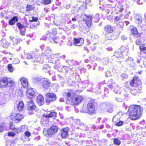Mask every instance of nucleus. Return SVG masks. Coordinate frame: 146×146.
Wrapping results in <instances>:
<instances>
[{
  "label": "nucleus",
  "instance_id": "f257e3e1",
  "mask_svg": "<svg viewBox=\"0 0 146 146\" xmlns=\"http://www.w3.org/2000/svg\"><path fill=\"white\" fill-rule=\"evenodd\" d=\"M39 50L38 49L35 48L32 52H31L27 54V58L31 59L32 62H40L41 60L44 57L49 56L51 52V49L48 47L45 48L44 52L42 53L41 54L38 53Z\"/></svg>",
  "mask_w": 146,
  "mask_h": 146
},
{
  "label": "nucleus",
  "instance_id": "f03ea898",
  "mask_svg": "<svg viewBox=\"0 0 146 146\" xmlns=\"http://www.w3.org/2000/svg\"><path fill=\"white\" fill-rule=\"evenodd\" d=\"M142 111V108L136 105L130 106L128 110L129 118L133 120L139 119L141 115Z\"/></svg>",
  "mask_w": 146,
  "mask_h": 146
},
{
  "label": "nucleus",
  "instance_id": "7ed1b4c3",
  "mask_svg": "<svg viewBox=\"0 0 146 146\" xmlns=\"http://www.w3.org/2000/svg\"><path fill=\"white\" fill-rule=\"evenodd\" d=\"M83 99V98L81 96L73 94L72 96V98L70 101L68 102V104L72 105H79L81 103Z\"/></svg>",
  "mask_w": 146,
  "mask_h": 146
},
{
  "label": "nucleus",
  "instance_id": "20e7f679",
  "mask_svg": "<svg viewBox=\"0 0 146 146\" xmlns=\"http://www.w3.org/2000/svg\"><path fill=\"white\" fill-rule=\"evenodd\" d=\"M58 130V128L55 126H53L49 129L47 131L44 129L43 131V134L46 136L47 135L51 136L54 135L56 133Z\"/></svg>",
  "mask_w": 146,
  "mask_h": 146
},
{
  "label": "nucleus",
  "instance_id": "39448f33",
  "mask_svg": "<svg viewBox=\"0 0 146 146\" xmlns=\"http://www.w3.org/2000/svg\"><path fill=\"white\" fill-rule=\"evenodd\" d=\"M130 85L134 87L138 88L141 87V83L139 78L135 76L130 82Z\"/></svg>",
  "mask_w": 146,
  "mask_h": 146
},
{
  "label": "nucleus",
  "instance_id": "423d86ee",
  "mask_svg": "<svg viewBox=\"0 0 146 146\" xmlns=\"http://www.w3.org/2000/svg\"><path fill=\"white\" fill-rule=\"evenodd\" d=\"M10 117L12 120L16 123H18L23 118V116L20 114L13 113L11 115Z\"/></svg>",
  "mask_w": 146,
  "mask_h": 146
},
{
  "label": "nucleus",
  "instance_id": "0eeeda50",
  "mask_svg": "<svg viewBox=\"0 0 146 146\" xmlns=\"http://www.w3.org/2000/svg\"><path fill=\"white\" fill-rule=\"evenodd\" d=\"M36 108L35 104L33 103V101L31 100L27 102V109L29 111V113L31 114L33 111H34Z\"/></svg>",
  "mask_w": 146,
  "mask_h": 146
},
{
  "label": "nucleus",
  "instance_id": "6e6552de",
  "mask_svg": "<svg viewBox=\"0 0 146 146\" xmlns=\"http://www.w3.org/2000/svg\"><path fill=\"white\" fill-rule=\"evenodd\" d=\"M56 99V95L53 93H47L46 95V101L47 103H50L55 101Z\"/></svg>",
  "mask_w": 146,
  "mask_h": 146
},
{
  "label": "nucleus",
  "instance_id": "1a4fd4ad",
  "mask_svg": "<svg viewBox=\"0 0 146 146\" xmlns=\"http://www.w3.org/2000/svg\"><path fill=\"white\" fill-rule=\"evenodd\" d=\"M81 17L83 18V20L86 21L88 27H90L91 26L92 19V16L89 15H82Z\"/></svg>",
  "mask_w": 146,
  "mask_h": 146
},
{
  "label": "nucleus",
  "instance_id": "9d476101",
  "mask_svg": "<svg viewBox=\"0 0 146 146\" xmlns=\"http://www.w3.org/2000/svg\"><path fill=\"white\" fill-rule=\"evenodd\" d=\"M74 94L73 93L72 91L70 90H66L64 91L63 95L67 97L66 103L68 104V101H70L72 98V95Z\"/></svg>",
  "mask_w": 146,
  "mask_h": 146
},
{
  "label": "nucleus",
  "instance_id": "9b49d317",
  "mask_svg": "<svg viewBox=\"0 0 146 146\" xmlns=\"http://www.w3.org/2000/svg\"><path fill=\"white\" fill-rule=\"evenodd\" d=\"M36 91L33 89H29L27 91L26 94L27 98L31 99L36 95Z\"/></svg>",
  "mask_w": 146,
  "mask_h": 146
},
{
  "label": "nucleus",
  "instance_id": "f8f14e48",
  "mask_svg": "<svg viewBox=\"0 0 146 146\" xmlns=\"http://www.w3.org/2000/svg\"><path fill=\"white\" fill-rule=\"evenodd\" d=\"M87 108L88 112L89 114H92L95 112V107L92 102H89L87 105Z\"/></svg>",
  "mask_w": 146,
  "mask_h": 146
},
{
  "label": "nucleus",
  "instance_id": "ddd939ff",
  "mask_svg": "<svg viewBox=\"0 0 146 146\" xmlns=\"http://www.w3.org/2000/svg\"><path fill=\"white\" fill-rule=\"evenodd\" d=\"M58 56V54H52L49 56L48 58L49 60H49L50 62H54L55 63H57L58 62L59 60V58Z\"/></svg>",
  "mask_w": 146,
  "mask_h": 146
},
{
  "label": "nucleus",
  "instance_id": "4468645a",
  "mask_svg": "<svg viewBox=\"0 0 146 146\" xmlns=\"http://www.w3.org/2000/svg\"><path fill=\"white\" fill-rule=\"evenodd\" d=\"M84 42V40L83 38H80L74 39V44L76 46H80L83 45Z\"/></svg>",
  "mask_w": 146,
  "mask_h": 146
},
{
  "label": "nucleus",
  "instance_id": "2eb2a0df",
  "mask_svg": "<svg viewBox=\"0 0 146 146\" xmlns=\"http://www.w3.org/2000/svg\"><path fill=\"white\" fill-rule=\"evenodd\" d=\"M72 125L76 129H78L80 126H83L84 124L80 122V119H75L73 120Z\"/></svg>",
  "mask_w": 146,
  "mask_h": 146
},
{
  "label": "nucleus",
  "instance_id": "dca6fc26",
  "mask_svg": "<svg viewBox=\"0 0 146 146\" xmlns=\"http://www.w3.org/2000/svg\"><path fill=\"white\" fill-rule=\"evenodd\" d=\"M42 87L46 89H48L50 87V82L46 78H42Z\"/></svg>",
  "mask_w": 146,
  "mask_h": 146
},
{
  "label": "nucleus",
  "instance_id": "f3484780",
  "mask_svg": "<svg viewBox=\"0 0 146 146\" xmlns=\"http://www.w3.org/2000/svg\"><path fill=\"white\" fill-rule=\"evenodd\" d=\"M22 85L25 88H27L28 86V80L25 78L22 77L19 79Z\"/></svg>",
  "mask_w": 146,
  "mask_h": 146
},
{
  "label": "nucleus",
  "instance_id": "a211bd4d",
  "mask_svg": "<svg viewBox=\"0 0 146 146\" xmlns=\"http://www.w3.org/2000/svg\"><path fill=\"white\" fill-rule=\"evenodd\" d=\"M17 26L20 30L21 35H24L25 34L26 31L25 27L19 23H17Z\"/></svg>",
  "mask_w": 146,
  "mask_h": 146
},
{
  "label": "nucleus",
  "instance_id": "6ab92c4d",
  "mask_svg": "<svg viewBox=\"0 0 146 146\" xmlns=\"http://www.w3.org/2000/svg\"><path fill=\"white\" fill-rule=\"evenodd\" d=\"M68 129L66 127L61 130V135L62 138H66L68 135Z\"/></svg>",
  "mask_w": 146,
  "mask_h": 146
},
{
  "label": "nucleus",
  "instance_id": "aec40b11",
  "mask_svg": "<svg viewBox=\"0 0 146 146\" xmlns=\"http://www.w3.org/2000/svg\"><path fill=\"white\" fill-rule=\"evenodd\" d=\"M56 115V113L54 111H52L47 112L46 114H43V116L46 118H48L50 117H55Z\"/></svg>",
  "mask_w": 146,
  "mask_h": 146
},
{
  "label": "nucleus",
  "instance_id": "412c9836",
  "mask_svg": "<svg viewBox=\"0 0 146 146\" xmlns=\"http://www.w3.org/2000/svg\"><path fill=\"white\" fill-rule=\"evenodd\" d=\"M9 38L12 42V44L15 45L17 44L19 42L21 41V39L18 38L17 36L13 37L10 36L9 37Z\"/></svg>",
  "mask_w": 146,
  "mask_h": 146
},
{
  "label": "nucleus",
  "instance_id": "4be33fe9",
  "mask_svg": "<svg viewBox=\"0 0 146 146\" xmlns=\"http://www.w3.org/2000/svg\"><path fill=\"white\" fill-rule=\"evenodd\" d=\"M8 80L7 78H4L1 80H0V87L3 88L7 86V84Z\"/></svg>",
  "mask_w": 146,
  "mask_h": 146
},
{
  "label": "nucleus",
  "instance_id": "5701e85b",
  "mask_svg": "<svg viewBox=\"0 0 146 146\" xmlns=\"http://www.w3.org/2000/svg\"><path fill=\"white\" fill-rule=\"evenodd\" d=\"M44 98L42 95H38L37 96L36 101L39 105L41 106L43 105L44 103Z\"/></svg>",
  "mask_w": 146,
  "mask_h": 146
},
{
  "label": "nucleus",
  "instance_id": "b1692460",
  "mask_svg": "<svg viewBox=\"0 0 146 146\" xmlns=\"http://www.w3.org/2000/svg\"><path fill=\"white\" fill-rule=\"evenodd\" d=\"M141 89V87H134L132 88L130 92L131 93L134 95L137 94L140 92V90Z\"/></svg>",
  "mask_w": 146,
  "mask_h": 146
},
{
  "label": "nucleus",
  "instance_id": "393cba45",
  "mask_svg": "<svg viewBox=\"0 0 146 146\" xmlns=\"http://www.w3.org/2000/svg\"><path fill=\"white\" fill-rule=\"evenodd\" d=\"M108 87L110 89H113L116 85L113 80L111 79L107 83Z\"/></svg>",
  "mask_w": 146,
  "mask_h": 146
},
{
  "label": "nucleus",
  "instance_id": "a878e982",
  "mask_svg": "<svg viewBox=\"0 0 146 146\" xmlns=\"http://www.w3.org/2000/svg\"><path fill=\"white\" fill-rule=\"evenodd\" d=\"M27 125H22L20 127L18 128V129H17V133L25 131L27 130Z\"/></svg>",
  "mask_w": 146,
  "mask_h": 146
},
{
  "label": "nucleus",
  "instance_id": "bb28decb",
  "mask_svg": "<svg viewBox=\"0 0 146 146\" xmlns=\"http://www.w3.org/2000/svg\"><path fill=\"white\" fill-rule=\"evenodd\" d=\"M18 20L17 17L14 16L11 19L9 20V23L10 25H13L18 21Z\"/></svg>",
  "mask_w": 146,
  "mask_h": 146
},
{
  "label": "nucleus",
  "instance_id": "cd10ccee",
  "mask_svg": "<svg viewBox=\"0 0 146 146\" xmlns=\"http://www.w3.org/2000/svg\"><path fill=\"white\" fill-rule=\"evenodd\" d=\"M24 104L22 101H21L19 102L17 105V109L18 111H22L24 107Z\"/></svg>",
  "mask_w": 146,
  "mask_h": 146
},
{
  "label": "nucleus",
  "instance_id": "c85d7f7f",
  "mask_svg": "<svg viewBox=\"0 0 146 146\" xmlns=\"http://www.w3.org/2000/svg\"><path fill=\"white\" fill-rule=\"evenodd\" d=\"M113 89L114 92L116 94H120L121 93V89L117 85H116Z\"/></svg>",
  "mask_w": 146,
  "mask_h": 146
},
{
  "label": "nucleus",
  "instance_id": "c756f323",
  "mask_svg": "<svg viewBox=\"0 0 146 146\" xmlns=\"http://www.w3.org/2000/svg\"><path fill=\"white\" fill-rule=\"evenodd\" d=\"M105 30L109 33H111L113 32V28L110 25H107L104 28Z\"/></svg>",
  "mask_w": 146,
  "mask_h": 146
},
{
  "label": "nucleus",
  "instance_id": "7c9ffc66",
  "mask_svg": "<svg viewBox=\"0 0 146 146\" xmlns=\"http://www.w3.org/2000/svg\"><path fill=\"white\" fill-rule=\"evenodd\" d=\"M122 51L121 50H119L116 51L114 53V56H115L117 58H119L122 56Z\"/></svg>",
  "mask_w": 146,
  "mask_h": 146
},
{
  "label": "nucleus",
  "instance_id": "2f4dec72",
  "mask_svg": "<svg viewBox=\"0 0 146 146\" xmlns=\"http://www.w3.org/2000/svg\"><path fill=\"white\" fill-rule=\"evenodd\" d=\"M49 40L52 43H57L58 41V39L54 36H53L52 37L49 38Z\"/></svg>",
  "mask_w": 146,
  "mask_h": 146
},
{
  "label": "nucleus",
  "instance_id": "473e14b6",
  "mask_svg": "<svg viewBox=\"0 0 146 146\" xmlns=\"http://www.w3.org/2000/svg\"><path fill=\"white\" fill-rule=\"evenodd\" d=\"M9 125L10 126V128L11 129L15 131L17 133V131L16 130L18 129V128H16L15 125L13 124L12 122H10L9 123Z\"/></svg>",
  "mask_w": 146,
  "mask_h": 146
},
{
  "label": "nucleus",
  "instance_id": "72a5a7b5",
  "mask_svg": "<svg viewBox=\"0 0 146 146\" xmlns=\"http://www.w3.org/2000/svg\"><path fill=\"white\" fill-rule=\"evenodd\" d=\"M129 49V48L127 46H125L123 45L121 47L120 50L122 51V52H123L125 51H126L127 52L128 51Z\"/></svg>",
  "mask_w": 146,
  "mask_h": 146
},
{
  "label": "nucleus",
  "instance_id": "f704fd0d",
  "mask_svg": "<svg viewBox=\"0 0 146 146\" xmlns=\"http://www.w3.org/2000/svg\"><path fill=\"white\" fill-rule=\"evenodd\" d=\"M15 82L12 80H8L7 86L9 87H12L14 86Z\"/></svg>",
  "mask_w": 146,
  "mask_h": 146
},
{
  "label": "nucleus",
  "instance_id": "c9c22d12",
  "mask_svg": "<svg viewBox=\"0 0 146 146\" xmlns=\"http://www.w3.org/2000/svg\"><path fill=\"white\" fill-rule=\"evenodd\" d=\"M7 68L8 71L10 72H12L14 71V69L11 64H9L8 65Z\"/></svg>",
  "mask_w": 146,
  "mask_h": 146
},
{
  "label": "nucleus",
  "instance_id": "e433bc0d",
  "mask_svg": "<svg viewBox=\"0 0 146 146\" xmlns=\"http://www.w3.org/2000/svg\"><path fill=\"white\" fill-rule=\"evenodd\" d=\"M93 19L95 22H98L99 20V14H96L94 17Z\"/></svg>",
  "mask_w": 146,
  "mask_h": 146
},
{
  "label": "nucleus",
  "instance_id": "4c0bfd02",
  "mask_svg": "<svg viewBox=\"0 0 146 146\" xmlns=\"http://www.w3.org/2000/svg\"><path fill=\"white\" fill-rule=\"evenodd\" d=\"M140 50L141 51L144 53L146 52V47L144 44H142L139 47Z\"/></svg>",
  "mask_w": 146,
  "mask_h": 146
},
{
  "label": "nucleus",
  "instance_id": "58836bf2",
  "mask_svg": "<svg viewBox=\"0 0 146 146\" xmlns=\"http://www.w3.org/2000/svg\"><path fill=\"white\" fill-rule=\"evenodd\" d=\"M51 0H42L41 1L42 3L44 5H47L51 3Z\"/></svg>",
  "mask_w": 146,
  "mask_h": 146
},
{
  "label": "nucleus",
  "instance_id": "ea45409f",
  "mask_svg": "<svg viewBox=\"0 0 146 146\" xmlns=\"http://www.w3.org/2000/svg\"><path fill=\"white\" fill-rule=\"evenodd\" d=\"M131 33L134 35H137L138 33L137 29L134 27H132L131 29Z\"/></svg>",
  "mask_w": 146,
  "mask_h": 146
},
{
  "label": "nucleus",
  "instance_id": "a19ab883",
  "mask_svg": "<svg viewBox=\"0 0 146 146\" xmlns=\"http://www.w3.org/2000/svg\"><path fill=\"white\" fill-rule=\"evenodd\" d=\"M34 7L32 5H28L26 7V10L29 11L32 9H33Z\"/></svg>",
  "mask_w": 146,
  "mask_h": 146
},
{
  "label": "nucleus",
  "instance_id": "79ce46f5",
  "mask_svg": "<svg viewBox=\"0 0 146 146\" xmlns=\"http://www.w3.org/2000/svg\"><path fill=\"white\" fill-rule=\"evenodd\" d=\"M120 76L123 80L126 79L128 77V76L125 73H123L121 74Z\"/></svg>",
  "mask_w": 146,
  "mask_h": 146
},
{
  "label": "nucleus",
  "instance_id": "37998d69",
  "mask_svg": "<svg viewBox=\"0 0 146 146\" xmlns=\"http://www.w3.org/2000/svg\"><path fill=\"white\" fill-rule=\"evenodd\" d=\"M113 143L115 145H119L121 143V142L118 139H115L114 140Z\"/></svg>",
  "mask_w": 146,
  "mask_h": 146
},
{
  "label": "nucleus",
  "instance_id": "c03bdc74",
  "mask_svg": "<svg viewBox=\"0 0 146 146\" xmlns=\"http://www.w3.org/2000/svg\"><path fill=\"white\" fill-rule=\"evenodd\" d=\"M32 19L31 20H29L30 22H33V21L36 22L38 20V18L36 17H31Z\"/></svg>",
  "mask_w": 146,
  "mask_h": 146
},
{
  "label": "nucleus",
  "instance_id": "a18cd8bd",
  "mask_svg": "<svg viewBox=\"0 0 146 146\" xmlns=\"http://www.w3.org/2000/svg\"><path fill=\"white\" fill-rule=\"evenodd\" d=\"M50 67L48 66L47 65H44V66L43 68V70L44 72H45V70H48L50 69Z\"/></svg>",
  "mask_w": 146,
  "mask_h": 146
},
{
  "label": "nucleus",
  "instance_id": "49530a36",
  "mask_svg": "<svg viewBox=\"0 0 146 146\" xmlns=\"http://www.w3.org/2000/svg\"><path fill=\"white\" fill-rule=\"evenodd\" d=\"M18 94L20 97H21L23 96V91L21 89H19L18 91Z\"/></svg>",
  "mask_w": 146,
  "mask_h": 146
},
{
  "label": "nucleus",
  "instance_id": "de8ad7c7",
  "mask_svg": "<svg viewBox=\"0 0 146 146\" xmlns=\"http://www.w3.org/2000/svg\"><path fill=\"white\" fill-rule=\"evenodd\" d=\"M13 62L15 64H18L20 62V60L18 58H15L13 60Z\"/></svg>",
  "mask_w": 146,
  "mask_h": 146
},
{
  "label": "nucleus",
  "instance_id": "09e8293b",
  "mask_svg": "<svg viewBox=\"0 0 146 146\" xmlns=\"http://www.w3.org/2000/svg\"><path fill=\"white\" fill-rule=\"evenodd\" d=\"M15 135V133L13 132H9L8 133V135L10 137H13Z\"/></svg>",
  "mask_w": 146,
  "mask_h": 146
},
{
  "label": "nucleus",
  "instance_id": "8fccbe9b",
  "mask_svg": "<svg viewBox=\"0 0 146 146\" xmlns=\"http://www.w3.org/2000/svg\"><path fill=\"white\" fill-rule=\"evenodd\" d=\"M65 15L66 17H67V21H68V22H70L71 21L70 19V15L69 14H66Z\"/></svg>",
  "mask_w": 146,
  "mask_h": 146
},
{
  "label": "nucleus",
  "instance_id": "3c124183",
  "mask_svg": "<svg viewBox=\"0 0 146 146\" xmlns=\"http://www.w3.org/2000/svg\"><path fill=\"white\" fill-rule=\"evenodd\" d=\"M25 135L27 137H29L31 135V134L29 131H26L25 132Z\"/></svg>",
  "mask_w": 146,
  "mask_h": 146
},
{
  "label": "nucleus",
  "instance_id": "603ef678",
  "mask_svg": "<svg viewBox=\"0 0 146 146\" xmlns=\"http://www.w3.org/2000/svg\"><path fill=\"white\" fill-rule=\"evenodd\" d=\"M136 20L137 21L138 23H141L142 21L141 17H136Z\"/></svg>",
  "mask_w": 146,
  "mask_h": 146
},
{
  "label": "nucleus",
  "instance_id": "864d4df0",
  "mask_svg": "<svg viewBox=\"0 0 146 146\" xmlns=\"http://www.w3.org/2000/svg\"><path fill=\"white\" fill-rule=\"evenodd\" d=\"M4 129V126L3 124H0V132L3 131Z\"/></svg>",
  "mask_w": 146,
  "mask_h": 146
},
{
  "label": "nucleus",
  "instance_id": "5fc2aeb1",
  "mask_svg": "<svg viewBox=\"0 0 146 146\" xmlns=\"http://www.w3.org/2000/svg\"><path fill=\"white\" fill-rule=\"evenodd\" d=\"M133 60V59L131 57L129 56L128 58L126 60V62L132 61Z\"/></svg>",
  "mask_w": 146,
  "mask_h": 146
},
{
  "label": "nucleus",
  "instance_id": "6e6d98bb",
  "mask_svg": "<svg viewBox=\"0 0 146 146\" xmlns=\"http://www.w3.org/2000/svg\"><path fill=\"white\" fill-rule=\"evenodd\" d=\"M5 100L4 99L0 98V105H2L5 103Z\"/></svg>",
  "mask_w": 146,
  "mask_h": 146
},
{
  "label": "nucleus",
  "instance_id": "4d7b16f0",
  "mask_svg": "<svg viewBox=\"0 0 146 146\" xmlns=\"http://www.w3.org/2000/svg\"><path fill=\"white\" fill-rule=\"evenodd\" d=\"M121 19V18L120 16H117L115 17L114 20L116 21H117L120 20Z\"/></svg>",
  "mask_w": 146,
  "mask_h": 146
},
{
  "label": "nucleus",
  "instance_id": "13d9d810",
  "mask_svg": "<svg viewBox=\"0 0 146 146\" xmlns=\"http://www.w3.org/2000/svg\"><path fill=\"white\" fill-rule=\"evenodd\" d=\"M141 40L140 38L138 39L136 41V43L138 45L141 44Z\"/></svg>",
  "mask_w": 146,
  "mask_h": 146
},
{
  "label": "nucleus",
  "instance_id": "bf43d9fd",
  "mask_svg": "<svg viewBox=\"0 0 146 146\" xmlns=\"http://www.w3.org/2000/svg\"><path fill=\"white\" fill-rule=\"evenodd\" d=\"M91 39L93 40L98 38V36L96 35H94V36H91Z\"/></svg>",
  "mask_w": 146,
  "mask_h": 146
},
{
  "label": "nucleus",
  "instance_id": "052dcab7",
  "mask_svg": "<svg viewBox=\"0 0 146 146\" xmlns=\"http://www.w3.org/2000/svg\"><path fill=\"white\" fill-rule=\"evenodd\" d=\"M57 33L56 30L55 29H52V35H54Z\"/></svg>",
  "mask_w": 146,
  "mask_h": 146
},
{
  "label": "nucleus",
  "instance_id": "680f3d73",
  "mask_svg": "<svg viewBox=\"0 0 146 146\" xmlns=\"http://www.w3.org/2000/svg\"><path fill=\"white\" fill-rule=\"evenodd\" d=\"M123 123L122 121H120L119 122L116 123V125L117 126H120L122 125Z\"/></svg>",
  "mask_w": 146,
  "mask_h": 146
},
{
  "label": "nucleus",
  "instance_id": "e2e57ef3",
  "mask_svg": "<svg viewBox=\"0 0 146 146\" xmlns=\"http://www.w3.org/2000/svg\"><path fill=\"white\" fill-rule=\"evenodd\" d=\"M124 9L123 6H121L119 8L118 7V11L120 12H121L124 10Z\"/></svg>",
  "mask_w": 146,
  "mask_h": 146
},
{
  "label": "nucleus",
  "instance_id": "0e129e2a",
  "mask_svg": "<svg viewBox=\"0 0 146 146\" xmlns=\"http://www.w3.org/2000/svg\"><path fill=\"white\" fill-rule=\"evenodd\" d=\"M96 44H94L91 47L92 50L94 51V50L96 48Z\"/></svg>",
  "mask_w": 146,
  "mask_h": 146
},
{
  "label": "nucleus",
  "instance_id": "69168bd1",
  "mask_svg": "<svg viewBox=\"0 0 146 146\" xmlns=\"http://www.w3.org/2000/svg\"><path fill=\"white\" fill-rule=\"evenodd\" d=\"M123 23L122 22H120L118 24V25L120 26L121 27H122L123 26Z\"/></svg>",
  "mask_w": 146,
  "mask_h": 146
},
{
  "label": "nucleus",
  "instance_id": "338daca9",
  "mask_svg": "<svg viewBox=\"0 0 146 146\" xmlns=\"http://www.w3.org/2000/svg\"><path fill=\"white\" fill-rule=\"evenodd\" d=\"M121 39L123 40H126L127 38L125 36L123 35L121 36Z\"/></svg>",
  "mask_w": 146,
  "mask_h": 146
},
{
  "label": "nucleus",
  "instance_id": "774afa93",
  "mask_svg": "<svg viewBox=\"0 0 146 146\" xmlns=\"http://www.w3.org/2000/svg\"><path fill=\"white\" fill-rule=\"evenodd\" d=\"M116 100L118 102H120L122 101V99L120 98H116Z\"/></svg>",
  "mask_w": 146,
  "mask_h": 146
}]
</instances>
